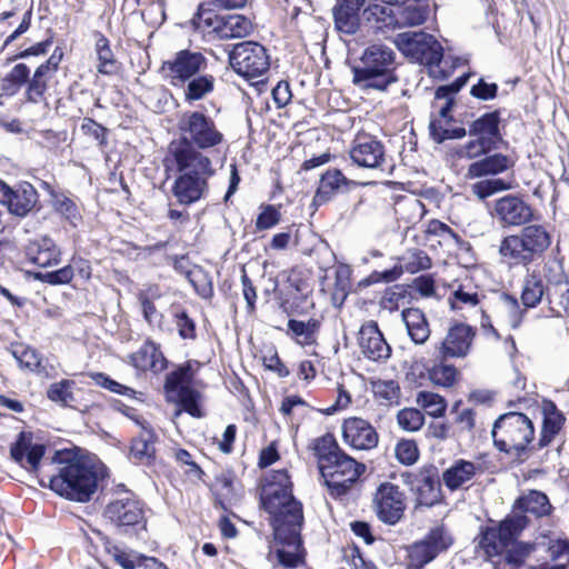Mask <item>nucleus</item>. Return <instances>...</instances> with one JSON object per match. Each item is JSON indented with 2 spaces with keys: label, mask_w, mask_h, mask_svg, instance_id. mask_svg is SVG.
<instances>
[{
  "label": "nucleus",
  "mask_w": 569,
  "mask_h": 569,
  "mask_svg": "<svg viewBox=\"0 0 569 569\" xmlns=\"http://www.w3.org/2000/svg\"><path fill=\"white\" fill-rule=\"evenodd\" d=\"M451 543L452 538L442 526L431 529L423 539L407 548V569H422L440 552L447 550Z\"/></svg>",
  "instance_id": "f8f14e48"
},
{
  "label": "nucleus",
  "mask_w": 569,
  "mask_h": 569,
  "mask_svg": "<svg viewBox=\"0 0 569 569\" xmlns=\"http://www.w3.org/2000/svg\"><path fill=\"white\" fill-rule=\"evenodd\" d=\"M12 355L19 362L20 367L31 371L38 370L41 365V360L37 351L29 347L17 346L13 348Z\"/></svg>",
  "instance_id": "bf43d9fd"
},
{
  "label": "nucleus",
  "mask_w": 569,
  "mask_h": 569,
  "mask_svg": "<svg viewBox=\"0 0 569 569\" xmlns=\"http://www.w3.org/2000/svg\"><path fill=\"white\" fill-rule=\"evenodd\" d=\"M358 346L361 355L370 361L386 362L391 356V347L376 321H368L360 327Z\"/></svg>",
  "instance_id": "6ab92c4d"
},
{
  "label": "nucleus",
  "mask_w": 569,
  "mask_h": 569,
  "mask_svg": "<svg viewBox=\"0 0 569 569\" xmlns=\"http://www.w3.org/2000/svg\"><path fill=\"white\" fill-rule=\"evenodd\" d=\"M417 500L420 506L431 507L440 500L439 481L421 475L416 483Z\"/></svg>",
  "instance_id": "37998d69"
},
{
  "label": "nucleus",
  "mask_w": 569,
  "mask_h": 569,
  "mask_svg": "<svg viewBox=\"0 0 569 569\" xmlns=\"http://www.w3.org/2000/svg\"><path fill=\"white\" fill-rule=\"evenodd\" d=\"M320 328V321L310 318L307 321L290 319L288 321V331L292 335L296 342L301 346H311L317 341V333Z\"/></svg>",
  "instance_id": "c9c22d12"
},
{
  "label": "nucleus",
  "mask_w": 569,
  "mask_h": 569,
  "mask_svg": "<svg viewBox=\"0 0 569 569\" xmlns=\"http://www.w3.org/2000/svg\"><path fill=\"white\" fill-rule=\"evenodd\" d=\"M457 369L452 365L439 363L429 370V379L433 385L451 387L457 379Z\"/></svg>",
  "instance_id": "5fc2aeb1"
},
{
  "label": "nucleus",
  "mask_w": 569,
  "mask_h": 569,
  "mask_svg": "<svg viewBox=\"0 0 569 569\" xmlns=\"http://www.w3.org/2000/svg\"><path fill=\"white\" fill-rule=\"evenodd\" d=\"M416 402L420 406L429 416L435 418L442 417L446 412L447 402L443 397L430 392L420 391L417 395Z\"/></svg>",
  "instance_id": "49530a36"
},
{
  "label": "nucleus",
  "mask_w": 569,
  "mask_h": 569,
  "mask_svg": "<svg viewBox=\"0 0 569 569\" xmlns=\"http://www.w3.org/2000/svg\"><path fill=\"white\" fill-rule=\"evenodd\" d=\"M491 149L492 147L488 144L486 140L477 137L476 139L470 140L466 144L459 147L456 151V154L459 158L475 159L488 153Z\"/></svg>",
  "instance_id": "052dcab7"
},
{
  "label": "nucleus",
  "mask_w": 569,
  "mask_h": 569,
  "mask_svg": "<svg viewBox=\"0 0 569 569\" xmlns=\"http://www.w3.org/2000/svg\"><path fill=\"white\" fill-rule=\"evenodd\" d=\"M395 453L399 462L410 466L413 465L419 457V451L413 440H401L395 448Z\"/></svg>",
  "instance_id": "e2e57ef3"
},
{
  "label": "nucleus",
  "mask_w": 569,
  "mask_h": 569,
  "mask_svg": "<svg viewBox=\"0 0 569 569\" xmlns=\"http://www.w3.org/2000/svg\"><path fill=\"white\" fill-rule=\"evenodd\" d=\"M431 267V259L422 250H413L405 257V270L409 273H416L427 270Z\"/></svg>",
  "instance_id": "680f3d73"
},
{
  "label": "nucleus",
  "mask_w": 569,
  "mask_h": 569,
  "mask_svg": "<svg viewBox=\"0 0 569 569\" xmlns=\"http://www.w3.org/2000/svg\"><path fill=\"white\" fill-rule=\"evenodd\" d=\"M96 51L99 60L98 71L103 74L112 73L116 69V60L108 39L101 33L97 37Z\"/></svg>",
  "instance_id": "de8ad7c7"
},
{
  "label": "nucleus",
  "mask_w": 569,
  "mask_h": 569,
  "mask_svg": "<svg viewBox=\"0 0 569 569\" xmlns=\"http://www.w3.org/2000/svg\"><path fill=\"white\" fill-rule=\"evenodd\" d=\"M491 436L499 451L520 458L533 440L535 428L526 415L508 412L495 421Z\"/></svg>",
  "instance_id": "423d86ee"
},
{
  "label": "nucleus",
  "mask_w": 569,
  "mask_h": 569,
  "mask_svg": "<svg viewBox=\"0 0 569 569\" xmlns=\"http://www.w3.org/2000/svg\"><path fill=\"white\" fill-rule=\"evenodd\" d=\"M482 471L481 463L460 459L442 473V480L449 489L456 490Z\"/></svg>",
  "instance_id": "bb28decb"
},
{
  "label": "nucleus",
  "mask_w": 569,
  "mask_h": 569,
  "mask_svg": "<svg viewBox=\"0 0 569 569\" xmlns=\"http://www.w3.org/2000/svg\"><path fill=\"white\" fill-rule=\"evenodd\" d=\"M526 526L525 516H515L506 518L498 526L488 527L480 539V546L487 557L500 556Z\"/></svg>",
  "instance_id": "4468645a"
},
{
  "label": "nucleus",
  "mask_w": 569,
  "mask_h": 569,
  "mask_svg": "<svg viewBox=\"0 0 569 569\" xmlns=\"http://www.w3.org/2000/svg\"><path fill=\"white\" fill-rule=\"evenodd\" d=\"M479 293L473 290H466L460 286L455 290L452 298L449 299L452 309L462 310L465 308H475L479 305Z\"/></svg>",
  "instance_id": "4d7b16f0"
},
{
  "label": "nucleus",
  "mask_w": 569,
  "mask_h": 569,
  "mask_svg": "<svg viewBox=\"0 0 569 569\" xmlns=\"http://www.w3.org/2000/svg\"><path fill=\"white\" fill-rule=\"evenodd\" d=\"M184 98L187 101H198L203 99L213 90L214 77L211 74H197L188 79L184 83Z\"/></svg>",
  "instance_id": "a19ab883"
},
{
  "label": "nucleus",
  "mask_w": 569,
  "mask_h": 569,
  "mask_svg": "<svg viewBox=\"0 0 569 569\" xmlns=\"http://www.w3.org/2000/svg\"><path fill=\"white\" fill-rule=\"evenodd\" d=\"M355 164L367 169H379L386 161L383 144L373 137L358 136L349 150Z\"/></svg>",
  "instance_id": "aec40b11"
},
{
  "label": "nucleus",
  "mask_w": 569,
  "mask_h": 569,
  "mask_svg": "<svg viewBox=\"0 0 569 569\" xmlns=\"http://www.w3.org/2000/svg\"><path fill=\"white\" fill-rule=\"evenodd\" d=\"M104 517L118 528H128L141 523L144 511L136 495L120 486L106 506Z\"/></svg>",
  "instance_id": "9b49d317"
},
{
  "label": "nucleus",
  "mask_w": 569,
  "mask_h": 569,
  "mask_svg": "<svg viewBox=\"0 0 569 569\" xmlns=\"http://www.w3.org/2000/svg\"><path fill=\"white\" fill-rule=\"evenodd\" d=\"M73 387V381L63 379L59 382L52 383L47 391V396L53 402H58L62 406H70L71 402L74 401L72 392Z\"/></svg>",
  "instance_id": "603ef678"
},
{
  "label": "nucleus",
  "mask_w": 569,
  "mask_h": 569,
  "mask_svg": "<svg viewBox=\"0 0 569 569\" xmlns=\"http://www.w3.org/2000/svg\"><path fill=\"white\" fill-rule=\"evenodd\" d=\"M38 202L36 188L22 181L13 187L0 179V203L6 206L8 211L17 217H26Z\"/></svg>",
  "instance_id": "f3484780"
},
{
  "label": "nucleus",
  "mask_w": 569,
  "mask_h": 569,
  "mask_svg": "<svg viewBox=\"0 0 569 569\" xmlns=\"http://www.w3.org/2000/svg\"><path fill=\"white\" fill-rule=\"evenodd\" d=\"M475 332L468 325L456 323L449 328L439 353L442 358H463L468 355Z\"/></svg>",
  "instance_id": "5701e85b"
},
{
  "label": "nucleus",
  "mask_w": 569,
  "mask_h": 569,
  "mask_svg": "<svg viewBox=\"0 0 569 569\" xmlns=\"http://www.w3.org/2000/svg\"><path fill=\"white\" fill-rule=\"evenodd\" d=\"M342 436L345 442L357 450H370L379 440L376 429L367 420L358 417L345 420Z\"/></svg>",
  "instance_id": "412c9836"
},
{
  "label": "nucleus",
  "mask_w": 569,
  "mask_h": 569,
  "mask_svg": "<svg viewBox=\"0 0 569 569\" xmlns=\"http://www.w3.org/2000/svg\"><path fill=\"white\" fill-rule=\"evenodd\" d=\"M104 551L117 562L122 569H136L141 566L142 557L132 550H126L113 543L109 538H102Z\"/></svg>",
  "instance_id": "ea45409f"
},
{
  "label": "nucleus",
  "mask_w": 569,
  "mask_h": 569,
  "mask_svg": "<svg viewBox=\"0 0 569 569\" xmlns=\"http://www.w3.org/2000/svg\"><path fill=\"white\" fill-rule=\"evenodd\" d=\"M186 277L188 278L189 282L192 284V287L200 297L204 299H209L212 297V282L203 269H201L200 267H193L192 269L187 271Z\"/></svg>",
  "instance_id": "8fccbe9b"
},
{
  "label": "nucleus",
  "mask_w": 569,
  "mask_h": 569,
  "mask_svg": "<svg viewBox=\"0 0 569 569\" xmlns=\"http://www.w3.org/2000/svg\"><path fill=\"white\" fill-rule=\"evenodd\" d=\"M363 469V465L342 453L338 455V458L330 463L325 465L320 469V473L331 493L341 496L358 480Z\"/></svg>",
  "instance_id": "ddd939ff"
},
{
  "label": "nucleus",
  "mask_w": 569,
  "mask_h": 569,
  "mask_svg": "<svg viewBox=\"0 0 569 569\" xmlns=\"http://www.w3.org/2000/svg\"><path fill=\"white\" fill-rule=\"evenodd\" d=\"M426 233L431 236H438L443 241H458L459 239L457 233L450 227H448L446 223L439 220L429 221L426 228Z\"/></svg>",
  "instance_id": "774afa93"
},
{
  "label": "nucleus",
  "mask_w": 569,
  "mask_h": 569,
  "mask_svg": "<svg viewBox=\"0 0 569 569\" xmlns=\"http://www.w3.org/2000/svg\"><path fill=\"white\" fill-rule=\"evenodd\" d=\"M161 296L162 293L160 289L156 286H151L148 289L140 291L138 295L143 318L151 326L159 323L161 320V313L158 311L153 302Z\"/></svg>",
  "instance_id": "c03bdc74"
},
{
  "label": "nucleus",
  "mask_w": 569,
  "mask_h": 569,
  "mask_svg": "<svg viewBox=\"0 0 569 569\" xmlns=\"http://www.w3.org/2000/svg\"><path fill=\"white\" fill-rule=\"evenodd\" d=\"M515 509L540 518L548 516L551 512L552 507L548 497L543 492L530 490L516 500Z\"/></svg>",
  "instance_id": "473e14b6"
},
{
  "label": "nucleus",
  "mask_w": 569,
  "mask_h": 569,
  "mask_svg": "<svg viewBox=\"0 0 569 569\" xmlns=\"http://www.w3.org/2000/svg\"><path fill=\"white\" fill-rule=\"evenodd\" d=\"M511 160L501 153L486 157L479 161L472 162L469 168L467 176L469 178H480L489 174H498L506 171L511 167Z\"/></svg>",
  "instance_id": "2f4dec72"
},
{
  "label": "nucleus",
  "mask_w": 569,
  "mask_h": 569,
  "mask_svg": "<svg viewBox=\"0 0 569 569\" xmlns=\"http://www.w3.org/2000/svg\"><path fill=\"white\" fill-rule=\"evenodd\" d=\"M365 0H337L332 13L336 29L347 34H353L359 27V11Z\"/></svg>",
  "instance_id": "393cba45"
},
{
  "label": "nucleus",
  "mask_w": 569,
  "mask_h": 569,
  "mask_svg": "<svg viewBox=\"0 0 569 569\" xmlns=\"http://www.w3.org/2000/svg\"><path fill=\"white\" fill-rule=\"evenodd\" d=\"M407 333L416 345H425L431 333L425 312L418 308H406L401 312Z\"/></svg>",
  "instance_id": "cd10ccee"
},
{
  "label": "nucleus",
  "mask_w": 569,
  "mask_h": 569,
  "mask_svg": "<svg viewBox=\"0 0 569 569\" xmlns=\"http://www.w3.org/2000/svg\"><path fill=\"white\" fill-rule=\"evenodd\" d=\"M499 122L498 111L485 113L471 123L469 134L486 140L493 148L501 138Z\"/></svg>",
  "instance_id": "7c9ffc66"
},
{
  "label": "nucleus",
  "mask_w": 569,
  "mask_h": 569,
  "mask_svg": "<svg viewBox=\"0 0 569 569\" xmlns=\"http://www.w3.org/2000/svg\"><path fill=\"white\" fill-rule=\"evenodd\" d=\"M349 184L350 181L340 170H327L320 178L319 187L313 197V202L318 206L323 204Z\"/></svg>",
  "instance_id": "c756f323"
},
{
  "label": "nucleus",
  "mask_w": 569,
  "mask_h": 569,
  "mask_svg": "<svg viewBox=\"0 0 569 569\" xmlns=\"http://www.w3.org/2000/svg\"><path fill=\"white\" fill-rule=\"evenodd\" d=\"M44 446L33 442L31 432H20L11 445V458L28 471H37L44 455Z\"/></svg>",
  "instance_id": "4be33fe9"
},
{
  "label": "nucleus",
  "mask_w": 569,
  "mask_h": 569,
  "mask_svg": "<svg viewBox=\"0 0 569 569\" xmlns=\"http://www.w3.org/2000/svg\"><path fill=\"white\" fill-rule=\"evenodd\" d=\"M154 439L153 431L143 427L140 435L131 443V456L139 461H149L154 455Z\"/></svg>",
  "instance_id": "a18cd8bd"
},
{
  "label": "nucleus",
  "mask_w": 569,
  "mask_h": 569,
  "mask_svg": "<svg viewBox=\"0 0 569 569\" xmlns=\"http://www.w3.org/2000/svg\"><path fill=\"white\" fill-rule=\"evenodd\" d=\"M551 244V236L540 224H526L517 234L502 239L499 253L511 264L527 266L542 257Z\"/></svg>",
  "instance_id": "20e7f679"
},
{
  "label": "nucleus",
  "mask_w": 569,
  "mask_h": 569,
  "mask_svg": "<svg viewBox=\"0 0 569 569\" xmlns=\"http://www.w3.org/2000/svg\"><path fill=\"white\" fill-rule=\"evenodd\" d=\"M312 450L318 458L319 470L325 465L330 463L332 460L338 458V455L343 452L339 449L336 439L332 435L327 433L313 441Z\"/></svg>",
  "instance_id": "79ce46f5"
},
{
  "label": "nucleus",
  "mask_w": 569,
  "mask_h": 569,
  "mask_svg": "<svg viewBox=\"0 0 569 569\" xmlns=\"http://www.w3.org/2000/svg\"><path fill=\"white\" fill-rule=\"evenodd\" d=\"M178 402L181 408L192 417L200 418L201 411L198 405L199 393L190 387H181L177 392Z\"/></svg>",
  "instance_id": "13d9d810"
},
{
  "label": "nucleus",
  "mask_w": 569,
  "mask_h": 569,
  "mask_svg": "<svg viewBox=\"0 0 569 569\" xmlns=\"http://www.w3.org/2000/svg\"><path fill=\"white\" fill-rule=\"evenodd\" d=\"M222 16L216 13L206 4H200L191 23L193 28L203 34H216L219 38Z\"/></svg>",
  "instance_id": "4c0bfd02"
},
{
  "label": "nucleus",
  "mask_w": 569,
  "mask_h": 569,
  "mask_svg": "<svg viewBox=\"0 0 569 569\" xmlns=\"http://www.w3.org/2000/svg\"><path fill=\"white\" fill-rule=\"evenodd\" d=\"M83 134L92 138L99 146L107 143L106 128L91 118H84L80 126Z\"/></svg>",
  "instance_id": "69168bd1"
},
{
  "label": "nucleus",
  "mask_w": 569,
  "mask_h": 569,
  "mask_svg": "<svg viewBox=\"0 0 569 569\" xmlns=\"http://www.w3.org/2000/svg\"><path fill=\"white\" fill-rule=\"evenodd\" d=\"M166 161L181 172L172 187L177 201L188 206L200 200L207 191L208 178L214 172L210 159L182 141L169 147Z\"/></svg>",
  "instance_id": "f03ea898"
},
{
  "label": "nucleus",
  "mask_w": 569,
  "mask_h": 569,
  "mask_svg": "<svg viewBox=\"0 0 569 569\" xmlns=\"http://www.w3.org/2000/svg\"><path fill=\"white\" fill-rule=\"evenodd\" d=\"M372 391L386 405L397 403L400 398V387L395 380L373 381Z\"/></svg>",
  "instance_id": "3c124183"
},
{
  "label": "nucleus",
  "mask_w": 569,
  "mask_h": 569,
  "mask_svg": "<svg viewBox=\"0 0 569 569\" xmlns=\"http://www.w3.org/2000/svg\"><path fill=\"white\" fill-rule=\"evenodd\" d=\"M393 43L406 57L426 66H438L442 59V47L433 36L406 31L396 36Z\"/></svg>",
  "instance_id": "9d476101"
},
{
  "label": "nucleus",
  "mask_w": 569,
  "mask_h": 569,
  "mask_svg": "<svg viewBox=\"0 0 569 569\" xmlns=\"http://www.w3.org/2000/svg\"><path fill=\"white\" fill-rule=\"evenodd\" d=\"M54 207L58 212L64 216L73 224L80 217L76 203L64 196L56 197Z\"/></svg>",
  "instance_id": "338daca9"
},
{
  "label": "nucleus",
  "mask_w": 569,
  "mask_h": 569,
  "mask_svg": "<svg viewBox=\"0 0 569 569\" xmlns=\"http://www.w3.org/2000/svg\"><path fill=\"white\" fill-rule=\"evenodd\" d=\"M390 23L398 28L415 27L421 24L427 18V9L419 0H408L389 6L385 11Z\"/></svg>",
  "instance_id": "b1692460"
},
{
  "label": "nucleus",
  "mask_w": 569,
  "mask_h": 569,
  "mask_svg": "<svg viewBox=\"0 0 569 569\" xmlns=\"http://www.w3.org/2000/svg\"><path fill=\"white\" fill-rule=\"evenodd\" d=\"M180 138L171 141L169 147L178 142H187L192 150H208L223 141L214 120L200 111H186L178 119Z\"/></svg>",
  "instance_id": "0eeeda50"
},
{
  "label": "nucleus",
  "mask_w": 569,
  "mask_h": 569,
  "mask_svg": "<svg viewBox=\"0 0 569 569\" xmlns=\"http://www.w3.org/2000/svg\"><path fill=\"white\" fill-rule=\"evenodd\" d=\"M377 515L388 525H396L406 510L405 495L399 487L383 482L379 486L375 497Z\"/></svg>",
  "instance_id": "a211bd4d"
},
{
  "label": "nucleus",
  "mask_w": 569,
  "mask_h": 569,
  "mask_svg": "<svg viewBox=\"0 0 569 569\" xmlns=\"http://www.w3.org/2000/svg\"><path fill=\"white\" fill-rule=\"evenodd\" d=\"M492 216L502 227H521L536 220V211L518 194H505L493 202Z\"/></svg>",
  "instance_id": "dca6fc26"
},
{
  "label": "nucleus",
  "mask_w": 569,
  "mask_h": 569,
  "mask_svg": "<svg viewBox=\"0 0 569 569\" xmlns=\"http://www.w3.org/2000/svg\"><path fill=\"white\" fill-rule=\"evenodd\" d=\"M395 52L389 47L376 43L369 46L353 67V83L361 88L385 90L395 81L392 76Z\"/></svg>",
  "instance_id": "39448f33"
},
{
  "label": "nucleus",
  "mask_w": 569,
  "mask_h": 569,
  "mask_svg": "<svg viewBox=\"0 0 569 569\" xmlns=\"http://www.w3.org/2000/svg\"><path fill=\"white\" fill-rule=\"evenodd\" d=\"M27 256L31 262L42 268L58 264L60 261V250L48 237L32 241L28 246Z\"/></svg>",
  "instance_id": "c85d7f7f"
},
{
  "label": "nucleus",
  "mask_w": 569,
  "mask_h": 569,
  "mask_svg": "<svg viewBox=\"0 0 569 569\" xmlns=\"http://www.w3.org/2000/svg\"><path fill=\"white\" fill-rule=\"evenodd\" d=\"M231 68L248 80L263 77L270 68L267 49L254 41H243L233 46L229 53Z\"/></svg>",
  "instance_id": "1a4fd4ad"
},
{
  "label": "nucleus",
  "mask_w": 569,
  "mask_h": 569,
  "mask_svg": "<svg viewBox=\"0 0 569 569\" xmlns=\"http://www.w3.org/2000/svg\"><path fill=\"white\" fill-rule=\"evenodd\" d=\"M252 30L251 21L242 14H224L221 20L219 39L244 38Z\"/></svg>",
  "instance_id": "f704fd0d"
},
{
  "label": "nucleus",
  "mask_w": 569,
  "mask_h": 569,
  "mask_svg": "<svg viewBox=\"0 0 569 569\" xmlns=\"http://www.w3.org/2000/svg\"><path fill=\"white\" fill-rule=\"evenodd\" d=\"M466 80L459 79L449 86H441L437 89L435 98L437 101L443 100V104L439 107L438 116L431 119L429 132L433 141L441 143L445 140L461 139L467 134L462 127L453 126L451 109L453 106L455 94L465 86Z\"/></svg>",
  "instance_id": "6e6552de"
},
{
  "label": "nucleus",
  "mask_w": 569,
  "mask_h": 569,
  "mask_svg": "<svg viewBox=\"0 0 569 569\" xmlns=\"http://www.w3.org/2000/svg\"><path fill=\"white\" fill-rule=\"evenodd\" d=\"M261 505L273 529L278 561L286 567L303 562L300 530L303 523L301 503L292 496V483L286 470L271 472L261 489Z\"/></svg>",
  "instance_id": "f257e3e1"
},
{
  "label": "nucleus",
  "mask_w": 569,
  "mask_h": 569,
  "mask_svg": "<svg viewBox=\"0 0 569 569\" xmlns=\"http://www.w3.org/2000/svg\"><path fill=\"white\" fill-rule=\"evenodd\" d=\"M99 467L81 458L59 456L57 473L49 477V487L59 496L87 502L97 491Z\"/></svg>",
  "instance_id": "7ed1b4c3"
},
{
  "label": "nucleus",
  "mask_w": 569,
  "mask_h": 569,
  "mask_svg": "<svg viewBox=\"0 0 569 569\" xmlns=\"http://www.w3.org/2000/svg\"><path fill=\"white\" fill-rule=\"evenodd\" d=\"M512 186L509 182H506L501 178H492V179H485L480 180L472 184L471 190L472 193L483 200L488 197L493 196L495 193L506 191L511 189Z\"/></svg>",
  "instance_id": "09e8293b"
},
{
  "label": "nucleus",
  "mask_w": 569,
  "mask_h": 569,
  "mask_svg": "<svg viewBox=\"0 0 569 569\" xmlns=\"http://www.w3.org/2000/svg\"><path fill=\"white\" fill-rule=\"evenodd\" d=\"M398 426L409 432L418 431L425 423L422 412L415 408H403L397 415Z\"/></svg>",
  "instance_id": "864d4df0"
},
{
  "label": "nucleus",
  "mask_w": 569,
  "mask_h": 569,
  "mask_svg": "<svg viewBox=\"0 0 569 569\" xmlns=\"http://www.w3.org/2000/svg\"><path fill=\"white\" fill-rule=\"evenodd\" d=\"M207 66L208 60L201 52L184 49L166 60L161 69L171 84L184 86L188 79L204 71Z\"/></svg>",
  "instance_id": "2eb2a0df"
},
{
  "label": "nucleus",
  "mask_w": 569,
  "mask_h": 569,
  "mask_svg": "<svg viewBox=\"0 0 569 569\" xmlns=\"http://www.w3.org/2000/svg\"><path fill=\"white\" fill-rule=\"evenodd\" d=\"M565 422L562 413L552 402L543 406V423L539 439L540 447H547L551 443L556 435L559 433Z\"/></svg>",
  "instance_id": "72a5a7b5"
},
{
  "label": "nucleus",
  "mask_w": 569,
  "mask_h": 569,
  "mask_svg": "<svg viewBox=\"0 0 569 569\" xmlns=\"http://www.w3.org/2000/svg\"><path fill=\"white\" fill-rule=\"evenodd\" d=\"M130 363L142 371L151 370L159 373L167 368V360L158 346L152 341H146L138 351L129 356Z\"/></svg>",
  "instance_id": "a878e982"
},
{
  "label": "nucleus",
  "mask_w": 569,
  "mask_h": 569,
  "mask_svg": "<svg viewBox=\"0 0 569 569\" xmlns=\"http://www.w3.org/2000/svg\"><path fill=\"white\" fill-rule=\"evenodd\" d=\"M546 293V287L541 277L535 272L523 279L520 300L526 308H536Z\"/></svg>",
  "instance_id": "e433bc0d"
},
{
  "label": "nucleus",
  "mask_w": 569,
  "mask_h": 569,
  "mask_svg": "<svg viewBox=\"0 0 569 569\" xmlns=\"http://www.w3.org/2000/svg\"><path fill=\"white\" fill-rule=\"evenodd\" d=\"M535 546L527 542H517L512 541L509 547L505 550V560L508 565H511L516 568L520 567L525 560L530 556L533 551Z\"/></svg>",
  "instance_id": "6e6d98bb"
},
{
  "label": "nucleus",
  "mask_w": 569,
  "mask_h": 569,
  "mask_svg": "<svg viewBox=\"0 0 569 569\" xmlns=\"http://www.w3.org/2000/svg\"><path fill=\"white\" fill-rule=\"evenodd\" d=\"M281 214L279 210L271 206H262L261 212L256 220V228L258 230H267L279 223Z\"/></svg>",
  "instance_id": "0e129e2a"
},
{
  "label": "nucleus",
  "mask_w": 569,
  "mask_h": 569,
  "mask_svg": "<svg viewBox=\"0 0 569 569\" xmlns=\"http://www.w3.org/2000/svg\"><path fill=\"white\" fill-rule=\"evenodd\" d=\"M497 313L502 322L516 329L521 323L523 311L515 297L503 293L499 297Z\"/></svg>",
  "instance_id": "58836bf2"
}]
</instances>
